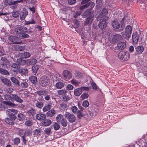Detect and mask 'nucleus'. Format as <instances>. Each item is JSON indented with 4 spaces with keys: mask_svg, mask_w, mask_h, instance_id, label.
Instances as JSON below:
<instances>
[{
    "mask_svg": "<svg viewBox=\"0 0 147 147\" xmlns=\"http://www.w3.org/2000/svg\"><path fill=\"white\" fill-rule=\"evenodd\" d=\"M1 79L5 85L7 86H10L11 85V81L7 78L4 77H1Z\"/></svg>",
    "mask_w": 147,
    "mask_h": 147,
    "instance_id": "9d476101",
    "label": "nucleus"
},
{
    "mask_svg": "<svg viewBox=\"0 0 147 147\" xmlns=\"http://www.w3.org/2000/svg\"><path fill=\"white\" fill-rule=\"evenodd\" d=\"M8 39L10 42L13 43L20 44L22 42V41L19 38L13 36H9Z\"/></svg>",
    "mask_w": 147,
    "mask_h": 147,
    "instance_id": "423d86ee",
    "label": "nucleus"
},
{
    "mask_svg": "<svg viewBox=\"0 0 147 147\" xmlns=\"http://www.w3.org/2000/svg\"><path fill=\"white\" fill-rule=\"evenodd\" d=\"M71 82L73 84L76 86L78 85L80 83V82L74 79H73V80L71 81Z\"/></svg>",
    "mask_w": 147,
    "mask_h": 147,
    "instance_id": "09e8293b",
    "label": "nucleus"
},
{
    "mask_svg": "<svg viewBox=\"0 0 147 147\" xmlns=\"http://www.w3.org/2000/svg\"><path fill=\"white\" fill-rule=\"evenodd\" d=\"M51 108V104H48L45 106L42 109V110L44 112H46L49 110Z\"/></svg>",
    "mask_w": 147,
    "mask_h": 147,
    "instance_id": "2f4dec72",
    "label": "nucleus"
},
{
    "mask_svg": "<svg viewBox=\"0 0 147 147\" xmlns=\"http://www.w3.org/2000/svg\"><path fill=\"white\" fill-rule=\"evenodd\" d=\"M96 112L94 110H92L91 111H89L88 116L91 118H93L96 116Z\"/></svg>",
    "mask_w": 147,
    "mask_h": 147,
    "instance_id": "473e14b6",
    "label": "nucleus"
},
{
    "mask_svg": "<svg viewBox=\"0 0 147 147\" xmlns=\"http://www.w3.org/2000/svg\"><path fill=\"white\" fill-rule=\"evenodd\" d=\"M18 119H23L26 118L25 116L22 113H20L18 115Z\"/></svg>",
    "mask_w": 147,
    "mask_h": 147,
    "instance_id": "de8ad7c7",
    "label": "nucleus"
},
{
    "mask_svg": "<svg viewBox=\"0 0 147 147\" xmlns=\"http://www.w3.org/2000/svg\"><path fill=\"white\" fill-rule=\"evenodd\" d=\"M121 34L126 39L129 38L131 35V34L127 32L126 33L125 32H122Z\"/></svg>",
    "mask_w": 147,
    "mask_h": 147,
    "instance_id": "a878e982",
    "label": "nucleus"
},
{
    "mask_svg": "<svg viewBox=\"0 0 147 147\" xmlns=\"http://www.w3.org/2000/svg\"><path fill=\"white\" fill-rule=\"evenodd\" d=\"M133 42L135 43H137L138 41L139 36L138 34L136 33H134L132 35Z\"/></svg>",
    "mask_w": 147,
    "mask_h": 147,
    "instance_id": "aec40b11",
    "label": "nucleus"
},
{
    "mask_svg": "<svg viewBox=\"0 0 147 147\" xmlns=\"http://www.w3.org/2000/svg\"><path fill=\"white\" fill-rule=\"evenodd\" d=\"M17 62L19 65H26V61L25 60L21 58L18 59Z\"/></svg>",
    "mask_w": 147,
    "mask_h": 147,
    "instance_id": "393cba45",
    "label": "nucleus"
},
{
    "mask_svg": "<svg viewBox=\"0 0 147 147\" xmlns=\"http://www.w3.org/2000/svg\"><path fill=\"white\" fill-rule=\"evenodd\" d=\"M62 98L63 100L65 101H67L70 99L69 97L67 96H66L65 95L63 96L62 97Z\"/></svg>",
    "mask_w": 147,
    "mask_h": 147,
    "instance_id": "69168bd1",
    "label": "nucleus"
},
{
    "mask_svg": "<svg viewBox=\"0 0 147 147\" xmlns=\"http://www.w3.org/2000/svg\"><path fill=\"white\" fill-rule=\"evenodd\" d=\"M60 107L63 109H65L67 108V105L64 103L61 104L60 105Z\"/></svg>",
    "mask_w": 147,
    "mask_h": 147,
    "instance_id": "774afa93",
    "label": "nucleus"
},
{
    "mask_svg": "<svg viewBox=\"0 0 147 147\" xmlns=\"http://www.w3.org/2000/svg\"><path fill=\"white\" fill-rule=\"evenodd\" d=\"M7 63L2 62H0V65L2 67L5 68L7 67Z\"/></svg>",
    "mask_w": 147,
    "mask_h": 147,
    "instance_id": "338daca9",
    "label": "nucleus"
},
{
    "mask_svg": "<svg viewBox=\"0 0 147 147\" xmlns=\"http://www.w3.org/2000/svg\"><path fill=\"white\" fill-rule=\"evenodd\" d=\"M132 28L131 26L129 25L127 26L125 28V31L126 33L127 32L131 34Z\"/></svg>",
    "mask_w": 147,
    "mask_h": 147,
    "instance_id": "37998d69",
    "label": "nucleus"
},
{
    "mask_svg": "<svg viewBox=\"0 0 147 147\" xmlns=\"http://www.w3.org/2000/svg\"><path fill=\"white\" fill-rule=\"evenodd\" d=\"M88 97V95L87 93H83L81 96V98L82 99H84L87 98Z\"/></svg>",
    "mask_w": 147,
    "mask_h": 147,
    "instance_id": "5fc2aeb1",
    "label": "nucleus"
},
{
    "mask_svg": "<svg viewBox=\"0 0 147 147\" xmlns=\"http://www.w3.org/2000/svg\"><path fill=\"white\" fill-rule=\"evenodd\" d=\"M32 132L30 130H28L25 132V134L23 136H24L25 137L26 136H29L30 135H31Z\"/></svg>",
    "mask_w": 147,
    "mask_h": 147,
    "instance_id": "a18cd8bd",
    "label": "nucleus"
},
{
    "mask_svg": "<svg viewBox=\"0 0 147 147\" xmlns=\"http://www.w3.org/2000/svg\"><path fill=\"white\" fill-rule=\"evenodd\" d=\"M58 94L59 95L64 96L66 95L67 93V91L64 90H60L58 91Z\"/></svg>",
    "mask_w": 147,
    "mask_h": 147,
    "instance_id": "79ce46f5",
    "label": "nucleus"
},
{
    "mask_svg": "<svg viewBox=\"0 0 147 147\" xmlns=\"http://www.w3.org/2000/svg\"><path fill=\"white\" fill-rule=\"evenodd\" d=\"M25 123L26 126H29L32 125V122L30 120H27L25 122Z\"/></svg>",
    "mask_w": 147,
    "mask_h": 147,
    "instance_id": "4d7b16f0",
    "label": "nucleus"
},
{
    "mask_svg": "<svg viewBox=\"0 0 147 147\" xmlns=\"http://www.w3.org/2000/svg\"><path fill=\"white\" fill-rule=\"evenodd\" d=\"M36 117L37 119H45L46 118V115L42 113L37 114Z\"/></svg>",
    "mask_w": 147,
    "mask_h": 147,
    "instance_id": "5701e85b",
    "label": "nucleus"
},
{
    "mask_svg": "<svg viewBox=\"0 0 147 147\" xmlns=\"http://www.w3.org/2000/svg\"><path fill=\"white\" fill-rule=\"evenodd\" d=\"M136 51V55H139L142 53L144 50V48L143 46L140 45L136 47L135 48Z\"/></svg>",
    "mask_w": 147,
    "mask_h": 147,
    "instance_id": "1a4fd4ad",
    "label": "nucleus"
},
{
    "mask_svg": "<svg viewBox=\"0 0 147 147\" xmlns=\"http://www.w3.org/2000/svg\"><path fill=\"white\" fill-rule=\"evenodd\" d=\"M89 88L87 87H82L80 88L76 89L74 91V94L76 96H79L82 93V90H88Z\"/></svg>",
    "mask_w": 147,
    "mask_h": 147,
    "instance_id": "0eeeda50",
    "label": "nucleus"
},
{
    "mask_svg": "<svg viewBox=\"0 0 147 147\" xmlns=\"http://www.w3.org/2000/svg\"><path fill=\"white\" fill-rule=\"evenodd\" d=\"M41 124L42 125L45 126H49L51 123L50 120H42Z\"/></svg>",
    "mask_w": 147,
    "mask_h": 147,
    "instance_id": "b1692460",
    "label": "nucleus"
},
{
    "mask_svg": "<svg viewBox=\"0 0 147 147\" xmlns=\"http://www.w3.org/2000/svg\"><path fill=\"white\" fill-rule=\"evenodd\" d=\"M51 95V93L47 91L46 94L44 96H45L44 99L46 100H49L50 98Z\"/></svg>",
    "mask_w": 147,
    "mask_h": 147,
    "instance_id": "a19ab883",
    "label": "nucleus"
},
{
    "mask_svg": "<svg viewBox=\"0 0 147 147\" xmlns=\"http://www.w3.org/2000/svg\"><path fill=\"white\" fill-rule=\"evenodd\" d=\"M129 53L126 51H120L118 54V57L119 59L123 60H127L130 57Z\"/></svg>",
    "mask_w": 147,
    "mask_h": 147,
    "instance_id": "f03ea898",
    "label": "nucleus"
},
{
    "mask_svg": "<svg viewBox=\"0 0 147 147\" xmlns=\"http://www.w3.org/2000/svg\"><path fill=\"white\" fill-rule=\"evenodd\" d=\"M126 46V43L124 42L119 43L117 46L116 49L119 51L123 50L124 49Z\"/></svg>",
    "mask_w": 147,
    "mask_h": 147,
    "instance_id": "f8f14e48",
    "label": "nucleus"
},
{
    "mask_svg": "<svg viewBox=\"0 0 147 147\" xmlns=\"http://www.w3.org/2000/svg\"><path fill=\"white\" fill-rule=\"evenodd\" d=\"M19 13L17 11L14 12L12 13L13 16L15 18H16L19 16Z\"/></svg>",
    "mask_w": 147,
    "mask_h": 147,
    "instance_id": "e2e57ef3",
    "label": "nucleus"
},
{
    "mask_svg": "<svg viewBox=\"0 0 147 147\" xmlns=\"http://www.w3.org/2000/svg\"><path fill=\"white\" fill-rule=\"evenodd\" d=\"M107 24L106 20L105 19H103L102 20H100L98 25L100 28L102 29L106 27Z\"/></svg>",
    "mask_w": 147,
    "mask_h": 147,
    "instance_id": "9b49d317",
    "label": "nucleus"
},
{
    "mask_svg": "<svg viewBox=\"0 0 147 147\" xmlns=\"http://www.w3.org/2000/svg\"><path fill=\"white\" fill-rule=\"evenodd\" d=\"M12 82L14 83L15 84L20 86V82L19 80L16 78L14 77H12L10 78Z\"/></svg>",
    "mask_w": 147,
    "mask_h": 147,
    "instance_id": "c9c22d12",
    "label": "nucleus"
},
{
    "mask_svg": "<svg viewBox=\"0 0 147 147\" xmlns=\"http://www.w3.org/2000/svg\"><path fill=\"white\" fill-rule=\"evenodd\" d=\"M36 113L35 110L33 109H31L30 110L28 111L27 113L29 115L33 116Z\"/></svg>",
    "mask_w": 147,
    "mask_h": 147,
    "instance_id": "72a5a7b5",
    "label": "nucleus"
},
{
    "mask_svg": "<svg viewBox=\"0 0 147 147\" xmlns=\"http://www.w3.org/2000/svg\"><path fill=\"white\" fill-rule=\"evenodd\" d=\"M26 80H20V85L22 88H27L28 86V84Z\"/></svg>",
    "mask_w": 147,
    "mask_h": 147,
    "instance_id": "6ab92c4d",
    "label": "nucleus"
},
{
    "mask_svg": "<svg viewBox=\"0 0 147 147\" xmlns=\"http://www.w3.org/2000/svg\"><path fill=\"white\" fill-rule=\"evenodd\" d=\"M11 66L12 68H14L16 69H17L19 68V65L16 63H13V64L11 65Z\"/></svg>",
    "mask_w": 147,
    "mask_h": 147,
    "instance_id": "13d9d810",
    "label": "nucleus"
},
{
    "mask_svg": "<svg viewBox=\"0 0 147 147\" xmlns=\"http://www.w3.org/2000/svg\"><path fill=\"white\" fill-rule=\"evenodd\" d=\"M76 77L78 78H80L82 77V74L80 72H77L75 73Z\"/></svg>",
    "mask_w": 147,
    "mask_h": 147,
    "instance_id": "3c124183",
    "label": "nucleus"
},
{
    "mask_svg": "<svg viewBox=\"0 0 147 147\" xmlns=\"http://www.w3.org/2000/svg\"><path fill=\"white\" fill-rule=\"evenodd\" d=\"M71 110L72 112L74 113H76L78 110L77 107L75 106H73L71 107Z\"/></svg>",
    "mask_w": 147,
    "mask_h": 147,
    "instance_id": "bf43d9fd",
    "label": "nucleus"
},
{
    "mask_svg": "<svg viewBox=\"0 0 147 147\" xmlns=\"http://www.w3.org/2000/svg\"><path fill=\"white\" fill-rule=\"evenodd\" d=\"M35 22L33 19H32L31 21H27L25 22V24L28 25L32 24H35Z\"/></svg>",
    "mask_w": 147,
    "mask_h": 147,
    "instance_id": "864d4df0",
    "label": "nucleus"
},
{
    "mask_svg": "<svg viewBox=\"0 0 147 147\" xmlns=\"http://www.w3.org/2000/svg\"><path fill=\"white\" fill-rule=\"evenodd\" d=\"M64 116L66 119H75V116L73 114L68 112L65 113Z\"/></svg>",
    "mask_w": 147,
    "mask_h": 147,
    "instance_id": "ddd939ff",
    "label": "nucleus"
},
{
    "mask_svg": "<svg viewBox=\"0 0 147 147\" xmlns=\"http://www.w3.org/2000/svg\"><path fill=\"white\" fill-rule=\"evenodd\" d=\"M19 73L22 75H26L28 73V70L26 69H22L19 71Z\"/></svg>",
    "mask_w": 147,
    "mask_h": 147,
    "instance_id": "c756f323",
    "label": "nucleus"
},
{
    "mask_svg": "<svg viewBox=\"0 0 147 147\" xmlns=\"http://www.w3.org/2000/svg\"><path fill=\"white\" fill-rule=\"evenodd\" d=\"M21 56L22 58H26L30 57L31 54L29 52H24L21 53Z\"/></svg>",
    "mask_w": 147,
    "mask_h": 147,
    "instance_id": "7c9ffc66",
    "label": "nucleus"
},
{
    "mask_svg": "<svg viewBox=\"0 0 147 147\" xmlns=\"http://www.w3.org/2000/svg\"><path fill=\"white\" fill-rule=\"evenodd\" d=\"M93 20V16L91 15L89 17H88L84 23L85 25H87L90 24L92 23V22Z\"/></svg>",
    "mask_w": 147,
    "mask_h": 147,
    "instance_id": "dca6fc26",
    "label": "nucleus"
},
{
    "mask_svg": "<svg viewBox=\"0 0 147 147\" xmlns=\"http://www.w3.org/2000/svg\"><path fill=\"white\" fill-rule=\"evenodd\" d=\"M28 15V11L27 10L24 9H23L21 12L20 18L21 20L24 19Z\"/></svg>",
    "mask_w": 147,
    "mask_h": 147,
    "instance_id": "2eb2a0df",
    "label": "nucleus"
},
{
    "mask_svg": "<svg viewBox=\"0 0 147 147\" xmlns=\"http://www.w3.org/2000/svg\"><path fill=\"white\" fill-rule=\"evenodd\" d=\"M6 104L13 108L16 107L17 105L13 102H10V101H5V102Z\"/></svg>",
    "mask_w": 147,
    "mask_h": 147,
    "instance_id": "ea45409f",
    "label": "nucleus"
},
{
    "mask_svg": "<svg viewBox=\"0 0 147 147\" xmlns=\"http://www.w3.org/2000/svg\"><path fill=\"white\" fill-rule=\"evenodd\" d=\"M89 105V102L87 100H84L83 101L82 105L84 107H87Z\"/></svg>",
    "mask_w": 147,
    "mask_h": 147,
    "instance_id": "6e6d98bb",
    "label": "nucleus"
},
{
    "mask_svg": "<svg viewBox=\"0 0 147 147\" xmlns=\"http://www.w3.org/2000/svg\"><path fill=\"white\" fill-rule=\"evenodd\" d=\"M0 73L7 76L9 75V72L6 70L1 68H0Z\"/></svg>",
    "mask_w": 147,
    "mask_h": 147,
    "instance_id": "f704fd0d",
    "label": "nucleus"
},
{
    "mask_svg": "<svg viewBox=\"0 0 147 147\" xmlns=\"http://www.w3.org/2000/svg\"><path fill=\"white\" fill-rule=\"evenodd\" d=\"M47 91L45 90H40L36 91V93L39 96H44L46 94Z\"/></svg>",
    "mask_w": 147,
    "mask_h": 147,
    "instance_id": "cd10ccee",
    "label": "nucleus"
},
{
    "mask_svg": "<svg viewBox=\"0 0 147 147\" xmlns=\"http://www.w3.org/2000/svg\"><path fill=\"white\" fill-rule=\"evenodd\" d=\"M4 98L5 100L8 101H10V100H11L12 98L11 96L9 94H6L4 95Z\"/></svg>",
    "mask_w": 147,
    "mask_h": 147,
    "instance_id": "49530a36",
    "label": "nucleus"
},
{
    "mask_svg": "<svg viewBox=\"0 0 147 147\" xmlns=\"http://www.w3.org/2000/svg\"><path fill=\"white\" fill-rule=\"evenodd\" d=\"M29 37V36L28 34L24 33L20 36V37L21 38L24 39L26 38H28Z\"/></svg>",
    "mask_w": 147,
    "mask_h": 147,
    "instance_id": "8fccbe9b",
    "label": "nucleus"
},
{
    "mask_svg": "<svg viewBox=\"0 0 147 147\" xmlns=\"http://www.w3.org/2000/svg\"><path fill=\"white\" fill-rule=\"evenodd\" d=\"M35 105L36 107L38 108H41L43 107V104L42 102L37 101L35 103Z\"/></svg>",
    "mask_w": 147,
    "mask_h": 147,
    "instance_id": "c03bdc74",
    "label": "nucleus"
},
{
    "mask_svg": "<svg viewBox=\"0 0 147 147\" xmlns=\"http://www.w3.org/2000/svg\"><path fill=\"white\" fill-rule=\"evenodd\" d=\"M37 62V60L34 58L29 59L28 61V63L30 65H33Z\"/></svg>",
    "mask_w": 147,
    "mask_h": 147,
    "instance_id": "bb28decb",
    "label": "nucleus"
},
{
    "mask_svg": "<svg viewBox=\"0 0 147 147\" xmlns=\"http://www.w3.org/2000/svg\"><path fill=\"white\" fill-rule=\"evenodd\" d=\"M61 123L62 125L64 127L66 126L67 124L66 120H61Z\"/></svg>",
    "mask_w": 147,
    "mask_h": 147,
    "instance_id": "680f3d73",
    "label": "nucleus"
},
{
    "mask_svg": "<svg viewBox=\"0 0 147 147\" xmlns=\"http://www.w3.org/2000/svg\"><path fill=\"white\" fill-rule=\"evenodd\" d=\"M53 128L55 130H57L59 129L60 128L59 125L57 123H55L53 125Z\"/></svg>",
    "mask_w": 147,
    "mask_h": 147,
    "instance_id": "603ef678",
    "label": "nucleus"
},
{
    "mask_svg": "<svg viewBox=\"0 0 147 147\" xmlns=\"http://www.w3.org/2000/svg\"><path fill=\"white\" fill-rule=\"evenodd\" d=\"M121 38V35L116 34L113 36L112 38V41L113 42L115 43L117 42L118 40H120Z\"/></svg>",
    "mask_w": 147,
    "mask_h": 147,
    "instance_id": "412c9836",
    "label": "nucleus"
},
{
    "mask_svg": "<svg viewBox=\"0 0 147 147\" xmlns=\"http://www.w3.org/2000/svg\"><path fill=\"white\" fill-rule=\"evenodd\" d=\"M108 10L107 9L104 8L101 11V13L98 16L97 19L98 20H101V18H103L105 16L108 14Z\"/></svg>",
    "mask_w": 147,
    "mask_h": 147,
    "instance_id": "6e6552de",
    "label": "nucleus"
},
{
    "mask_svg": "<svg viewBox=\"0 0 147 147\" xmlns=\"http://www.w3.org/2000/svg\"><path fill=\"white\" fill-rule=\"evenodd\" d=\"M120 24L117 20H113L112 22V26L115 29H118L120 27Z\"/></svg>",
    "mask_w": 147,
    "mask_h": 147,
    "instance_id": "a211bd4d",
    "label": "nucleus"
},
{
    "mask_svg": "<svg viewBox=\"0 0 147 147\" xmlns=\"http://www.w3.org/2000/svg\"><path fill=\"white\" fill-rule=\"evenodd\" d=\"M55 113V111L53 109H52L51 111H49L47 112V114L50 117H52L54 115Z\"/></svg>",
    "mask_w": 147,
    "mask_h": 147,
    "instance_id": "58836bf2",
    "label": "nucleus"
},
{
    "mask_svg": "<svg viewBox=\"0 0 147 147\" xmlns=\"http://www.w3.org/2000/svg\"><path fill=\"white\" fill-rule=\"evenodd\" d=\"M65 84L63 82H58L55 84V87L57 89H61L64 87Z\"/></svg>",
    "mask_w": 147,
    "mask_h": 147,
    "instance_id": "c85d7f7f",
    "label": "nucleus"
},
{
    "mask_svg": "<svg viewBox=\"0 0 147 147\" xmlns=\"http://www.w3.org/2000/svg\"><path fill=\"white\" fill-rule=\"evenodd\" d=\"M29 79L33 84H36L37 82V78L36 76H31L29 77Z\"/></svg>",
    "mask_w": 147,
    "mask_h": 147,
    "instance_id": "4be33fe9",
    "label": "nucleus"
},
{
    "mask_svg": "<svg viewBox=\"0 0 147 147\" xmlns=\"http://www.w3.org/2000/svg\"><path fill=\"white\" fill-rule=\"evenodd\" d=\"M12 96L13 99L16 102L20 103H22L23 100L20 97L16 94H12Z\"/></svg>",
    "mask_w": 147,
    "mask_h": 147,
    "instance_id": "f3484780",
    "label": "nucleus"
},
{
    "mask_svg": "<svg viewBox=\"0 0 147 147\" xmlns=\"http://www.w3.org/2000/svg\"><path fill=\"white\" fill-rule=\"evenodd\" d=\"M1 62H2L7 63L8 61V60L5 57H2L1 58Z\"/></svg>",
    "mask_w": 147,
    "mask_h": 147,
    "instance_id": "0e129e2a",
    "label": "nucleus"
},
{
    "mask_svg": "<svg viewBox=\"0 0 147 147\" xmlns=\"http://www.w3.org/2000/svg\"><path fill=\"white\" fill-rule=\"evenodd\" d=\"M50 80L49 78L46 76H42L39 80L40 85L43 87L47 86Z\"/></svg>",
    "mask_w": 147,
    "mask_h": 147,
    "instance_id": "20e7f679",
    "label": "nucleus"
},
{
    "mask_svg": "<svg viewBox=\"0 0 147 147\" xmlns=\"http://www.w3.org/2000/svg\"><path fill=\"white\" fill-rule=\"evenodd\" d=\"M15 31L16 34L20 36L24 33L27 32V28L25 27H22L21 26H18L16 28Z\"/></svg>",
    "mask_w": 147,
    "mask_h": 147,
    "instance_id": "39448f33",
    "label": "nucleus"
},
{
    "mask_svg": "<svg viewBox=\"0 0 147 147\" xmlns=\"http://www.w3.org/2000/svg\"><path fill=\"white\" fill-rule=\"evenodd\" d=\"M63 74L64 78L67 79H69L72 77V75L71 73L68 70H64L63 71Z\"/></svg>",
    "mask_w": 147,
    "mask_h": 147,
    "instance_id": "4468645a",
    "label": "nucleus"
},
{
    "mask_svg": "<svg viewBox=\"0 0 147 147\" xmlns=\"http://www.w3.org/2000/svg\"><path fill=\"white\" fill-rule=\"evenodd\" d=\"M16 110L13 109H8L6 111V113L11 119H15L16 117L15 115L17 113Z\"/></svg>",
    "mask_w": 147,
    "mask_h": 147,
    "instance_id": "7ed1b4c3",
    "label": "nucleus"
},
{
    "mask_svg": "<svg viewBox=\"0 0 147 147\" xmlns=\"http://www.w3.org/2000/svg\"><path fill=\"white\" fill-rule=\"evenodd\" d=\"M20 142V140L19 138H16L14 139V142L15 144H18Z\"/></svg>",
    "mask_w": 147,
    "mask_h": 147,
    "instance_id": "052dcab7",
    "label": "nucleus"
},
{
    "mask_svg": "<svg viewBox=\"0 0 147 147\" xmlns=\"http://www.w3.org/2000/svg\"><path fill=\"white\" fill-rule=\"evenodd\" d=\"M14 0H4V4L7 6H10L12 9H14L17 6V4L20 2H22L23 0L14 1Z\"/></svg>",
    "mask_w": 147,
    "mask_h": 147,
    "instance_id": "f257e3e1",
    "label": "nucleus"
},
{
    "mask_svg": "<svg viewBox=\"0 0 147 147\" xmlns=\"http://www.w3.org/2000/svg\"><path fill=\"white\" fill-rule=\"evenodd\" d=\"M33 135L34 136H39L40 135L41 132L40 129H36L33 131Z\"/></svg>",
    "mask_w": 147,
    "mask_h": 147,
    "instance_id": "e433bc0d",
    "label": "nucleus"
},
{
    "mask_svg": "<svg viewBox=\"0 0 147 147\" xmlns=\"http://www.w3.org/2000/svg\"><path fill=\"white\" fill-rule=\"evenodd\" d=\"M39 67V66L37 65L33 66L32 67V73L34 75L36 74L37 71Z\"/></svg>",
    "mask_w": 147,
    "mask_h": 147,
    "instance_id": "4c0bfd02",
    "label": "nucleus"
}]
</instances>
